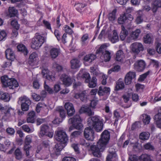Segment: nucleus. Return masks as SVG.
Masks as SVG:
<instances>
[{
    "instance_id": "obj_1",
    "label": "nucleus",
    "mask_w": 161,
    "mask_h": 161,
    "mask_svg": "<svg viewBox=\"0 0 161 161\" xmlns=\"http://www.w3.org/2000/svg\"><path fill=\"white\" fill-rule=\"evenodd\" d=\"M110 137V132L107 130H105L102 133L101 138L97 144L91 146L90 148L94 156L97 158L101 157V152H103L105 149Z\"/></svg>"
},
{
    "instance_id": "obj_38",
    "label": "nucleus",
    "mask_w": 161,
    "mask_h": 161,
    "mask_svg": "<svg viewBox=\"0 0 161 161\" xmlns=\"http://www.w3.org/2000/svg\"><path fill=\"white\" fill-rule=\"evenodd\" d=\"M86 6V4L82 3H75V8L78 12H80L81 10Z\"/></svg>"
},
{
    "instance_id": "obj_6",
    "label": "nucleus",
    "mask_w": 161,
    "mask_h": 161,
    "mask_svg": "<svg viewBox=\"0 0 161 161\" xmlns=\"http://www.w3.org/2000/svg\"><path fill=\"white\" fill-rule=\"evenodd\" d=\"M31 103L29 98L25 96L19 97L18 101V103L21 105V109L23 111H28Z\"/></svg>"
},
{
    "instance_id": "obj_28",
    "label": "nucleus",
    "mask_w": 161,
    "mask_h": 161,
    "mask_svg": "<svg viewBox=\"0 0 161 161\" xmlns=\"http://www.w3.org/2000/svg\"><path fill=\"white\" fill-rule=\"evenodd\" d=\"M18 10L14 7H9L8 9V15L10 17L15 16L18 14Z\"/></svg>"
},
{
    "instance_id": "obj_4",
    "label": "nucleus",
    "mask_w": 161,
    "mask_h": 161,
    "mask_svg": "<svg viewBox=\"0 0 161 161\" xmlns=\"http://www.w3.org/2000/svg\"><path fill=\"white\" fill-rule=\"evenodd\" d=\"M44 42V37L39 33H36L32 39L31 47L32 49H37L41 47Z\"/></svg>"
},
{
    "instance_id": "obj_5",
    "label": "nucleus",
    "mask_w": 161,
    "mask_h": 161,
    "mask_svg": "<svg viewBox=\"0 0 161 161\" xmlns=\"http://www.w3.org/2000/svg\"><path fill=\"white\" fill-rule=\"evenodd\" d=\"M107 46L104 44L102 45L97 50V54H101L102 55L100 57L102 61L107 62L110 60L111 58L110 53L108 51L106 50Z\"/></svg>"
},
{
    "instance_id": "obj_27",
    "label": "nucleus",
    "mask_w": 161,
    "mask_h": 161,
    "mask_svg": "<svg viewBox=\"0 0 161 161\" xmlns=\"http://www.w3.org/2000/svg\"><path fill=\"white\" fill-rule=\"evenodd\" d=\"M141 33L140 29H136L135 31L132 32L130 34L129 38L131 40H136L138 37Z\"/></svg>"
},
{
    "instance_id": "obj_54",
    "label": "nucleus",
    "mask_w": 161,
    "mask_h": 161,
    "mask_svg": "<svg viewBox=\"0 0 161 161\" xmlns=\"http://www.w3.org/2000/svg\"><path fill=\"white\" fill-rule=\"evenodd\" d=\"M0 78L1 80H17L14 78H9L8 75H4L2 76Z\"/></svg>"
},
{
    "instance_id": "obj_60",
    "label": "nucleus",
    "mask_w": 161,
    "mask_h": 161,
    "mask_svg": "<svg viewBox=\"0 0 161 161\" xmlns=\"http://www.w3.org/2000/svg\"><path fill=\"white\" fill-rule=\"evenodd\" d=\"M42 22L45 27L48 30H51V24L48 21L43 20Z\"/></svg>"
},
{
    "instance_id": "obj_8",
    "label": "nucleus",
    "mask_w": 161,
    "mask_h": 161,
    "mask_svg": "<svg viewBox=\"0 0 161 161\" xmlns=\"http://www.w3.org/2000/svg\"><path fill=\"white\" fill-rule=\"evenodd\" d=\"M146 64L142 59L138 60L134 64V69L138 72L143 71L146 68Z\"/></svg>"
},
{
    "instance_id": "obj_61",
    "label": "nucleus",
    "mask_w": 161,
    "mask_h": 161,
    "mask_svg": "<svg viewBox=\"0 0 161 161\" xmlns=\"http://www.w3.org/2000/svg\"><path fill=\"white\" fill-rule=\"evenodd\" d=\"M53 66L54 68L56 69L57 70L59 71H61L63 69L62 66L59 65L56 63H54L53 64Z\"/></svg>"
},
{
    "instance_id": "obj_57",
    "label": "nucleus",
    "mask_w": 161,
    "mask_h": 161,
    "mask_svg": "<svg viewBox=\"0 0 161 161\" xmlns=\"http://www.w3.org/2000/svg\"><path fill=\"white\" fill-rule=\"evenodd\" d=\"M61 80H70L71 78L68 75L63 74L61 75L60 77Z\"/></svg>"
},
{
    "instance_id": "obj_40",
    "label": "nucleus",
    "mask_w": 161,
    "mask_h": 161,
    "mask_svg": "<svg viewBox=\"0 0 161 161\" xmlns=\"http://www.w3.org/2000/svg\"><path fill=\"white\" fill-rule=\"evenodd\" d=\"M124 86L125 85L123 81H119L116 83L115 90V91H118L119 90L122 89L124 88Z\"/></svg>"
},
{
    "instance_id": "obj_11",
    "label": "nucleus",
    "mask_w": 161,
    "mask_h": 161,
    "mask_svg": "<svg viewBox=\"0 0 161 161\" xmlns=\"http://www.w3.org/2000/svg\"><path fill=\"white\" fill-rule=\"evenodd\" d=\"M130 47L132 51L136 54H138L140 51H142L144 50L142 44L138 42L133 43Z\"/></svg>"
},
{
    "instance_id": "obj_14",
    "label": "nucleus",
    "mask_w": 161,
    "mask_h": 161,
    "mask_svg": "<svg viewBox=\"0 0 161 161\" xmlns=\"http://www.w3.org/2000/svg\"><path fill=\"white\" fill-rule=\"evenodd\" d=\"M67 144L59 142L55 146L53 149L54 153L56 156H58L60 154L61 151L66 146Z\"/></svg>"
},
{
    "instance_id": "obj_56",
    "label": "nucleus",
    "mask_w": 161,
    "mask_h": 161,
    "mask_svg": "<svg viewBox=\"0 0 161 161\" xmlns=\"http://www.w3.org/2000/svg\"><path fill=\"white\" fill-rule=\"evenodd\" d=\"M120 69V67L119 65L115 66L113 68L111 69L108 71V73L110 74L111 73L112 71L118 72L119 70Z\"/></svg>"
},
{
    "instance_id": "obj_43",
    "label": "nucleus",
    "mask_w": 161,
    "mask_h": 161,
    "mask_svg": "<svg viewBox=\"0 0 161 161\" xmlns=\"http://www.w3.org/2000/svg\"><path fill=\"white\" fill-rule=\"evenodd\" d=\"M149 135L148 133L143 132L141 133L139 135V138L143 140H147L148 139Z\"/></svg>"
},
{
    "instance_id": "obj_63",
    "label": "nucleus",
    "mask_w": 161,
    "mask_h": 161,
    "mask_svg": "<svg viewBox=\"0 0 161 161\" xmlns=\"http://www.w3.org/2000/svg\"><path fill=\"white\" fill-rule=\"evenodd\" d=\"M11 24L13 27L15 28L17 30L19 29V25L18 22L15 20H14L11 21Z\"/></svg>"
},
{
    "instance_id": "obj_41",
    "label": "nucleus",
    "mask_w": 161,
    "mask_h": 161,
    "mask_svg": "<svg viewBox=\"0 0 161 161\" xmlns=\"http://www.w3.org/2000/svg\"><path fill=\"white\" fill-rule=\"evenodd\" d=\"M116 12V9H114L111 13L109 14L108 16V18L109 20L113 21L115 19V14Z\"/></svg>"
},
{
    "instance_id": "obj_46",
    "label": "nucleus",
    "mask_w": 161,
    "mask_h": 161,
    "mask_svg": "<svg viewBox=\"0 0 161 161\" xmlns=\"http://www.w3.org/2000/svg\"><path fill=\"white\" fill-rule=\"evenodd\" d=\"M89 39V35L88 34L86 33L84 34L81 38L80 41L82 45H85L86 41Z\"/></svg>"
},
{
    "instance_id": "obj_30",
    "label": "nucleus",
    "mask_w": 161,
    "mask_h": 161,
    "mask_svg": "<svg viewBox=\"0 0 161 161\" xmlns=\"http://www.w3.org/2000/svg\"><path fill=\"white\" fill-rule=\"evenodd\" d=\"M128 31L123 25L121 26V31L120 34V37L122 41L124 40L128 35Z\"/></svg>"
},
{
    "instance_id": "obj_35",
    "label": "nucleus",
    "mask_w": 161,
    "mask_h": 161,
    "mask_svg": "<svg viewBox=\"0 0 161 161\" xmlns=\"http://www.w3.org/2000/svg\"><path fill=\"white\" fill-rule=\"evenodd\" d=\"M14 154L15 158L17 160H20L22 158V154L20 149L17 148L15 151Z\"/></svg>"
},
{
    "instance_id": "obj_21",
    "label": "nucleus",
    "mask_w": 161,
    "mask_h": 161,
    "mask_svg": "<svg viewBox=\"0 0 161 161\" xmlns=\"http://www.w3.org/2000/svg\"><path fill=\"white\" fill-rule=\"evenodd\" d=\"M42 73L43 77L46 78L48 80H53L54 77L53 76L50 75L51 73L49 72L47 68H45L43 69L42 70Z\"/></svg>"
},
{
    "instance_id": "obj_39",
    "label": "nucleus",
    "mask_w": 161,
    "mask_h": 161,
    "mask_svg": "<svg viewBox=\"0 0 161 161\" xmlns=\"http://www.w3.org/2000/svg\"><path fill=\"white\" fill-rule=\"evenodd\" d=\"M63 29L65 32V33L66 34L67 33L69 35H71L74 33L72 29L69 26L67 25L64 26Z\"/></svg>"
},
{
    "instance_id": "obj_23",
    "label": "nucleus",
    "mask_w": 161,
    "mask_h": 161,
    "mask_svg": "<svg viewBox=\"0 0 161 161\" xmlns=\"http://www.w3.org/2000/svg\"><path fill=\"white\" fill-rule=\"evenodd\" d=\"M0 99L4 102H9L10 99L9 94L7 92L0 91Z\"/></svg>"
},
{
    "instance_id": "obj_22",
    "label": "nucleus",
    "mask_w": 161,
    "mask_h": 161,
    "mask_svg": "<svg viewBox=\"0 0 161 161\" xmlns=\"http://www.w3.org/2000/svg\"><path fill=\"white\" fill-rule=\"evenodd\" d=\"M96 58V56L95 54H90L85 56L83 58L84 63L87 62L91 63Z\"/></svg>"
},
{
    "instance_id": "obj_29",
    "label": "nucleus",
    "mask_w": 161,
    "mask_h": 161,
    "mask_svg": "<svg viewBox=\"0 0 161 161\" xmlns=\"http://www.w3.org/2000/svg\"><path fill=\"white\" fill-rule=\"evenodd\" d=\"M5 111L4 112V115L8 117H10L11 116L14 115L15 114V111L14 108L10 107L8 108L5 109Z\"/></svg>"
},
{
    "instance_id": "obj_45",
    "label": "nucleus",
    "mask_w": 161,
    "mask_h": 161,
    "mask_svg": "<svg viewBox=\"0 0 161 161\" xmlns=\"http://www.w3.org/2000/svg\"><path fill=\"white\" fill-rule=\"evenodd\" d=\"M84 112L86 113L88 116H90L94 114V112L92 111L90 107L88 106H86L84 108Z\"/></svg>"
},
{
    "instance_id": "obj_50",
    "label": "nucleus",
    "mask_w": 161,
    "mask_h": 161,
    "mask_svg": "<svg viewBox=\"0 0 161 161\" xmlns=\"http://www.w3.org/2000/svg\"><path fill=\"white\" fill-rule=\"evenodd\" d=\"M6 132L8 135L12 136L14 134L15 131L13 128L9 127L6 129Z\"/></svg>"
},
{
    "instance_id": "obj_18",
    "label": "nucleus",
    "mask_w": 161,
    "mask_h": 161,
    "mask_svg": "<svg viewBox=\"0 0 161 161\" xmlns=\"http://www.w3.org/2000/svg\"><path fill=\"white\" fill-rule=\"evenodd\" d=\"M136 76L135 72L130 71L125 75V80H136Z\"/></svg>"
},
{
    "instance_id": "obj_16",
    "label": "nucleus",
    "mask_w": 161,
    "mask_h": 161,
    "mask_svg": "<svg viewBox=\"0 0 161 161\" xmlns=\"http://www.w3.org/2000/svg\"><path fill=\"white\" fill-rule=\"evenodd\" d=\"M38 61L37 54L35 52H33L30 55L28 63L30 65L33 66L36 64Z\"/></svg>"
},
{
    "instance_id": "obj_20",
    "label": "nucleus",
    "mask_w": 161,
    "mask_h": 161,
    "mask_svg": "<svg viewBox=\"0 0 161 161\" xmlns=\"http://www.w3.org/2000/svg\"><path fill=\"white\" fill-rule=\"evenodd\" d=\"M5 55L7 59L11 61H13L15 58L14 52L10 48H8L6 50Z\"/></svg>"
},
{
    "instance_id": "obj_33",
    "label": "nucleus",
    "mask_w": 161,
    "mask_h": 161,
    "mask_svg": "<svg viewBox=\"0 0 161 161\" xmlns=\"http://www.w3.org/2000/svg\"><path fill=\"white\" fill-rule=\"evenodd\" d=\"M17 48L19 51L22 52L25 55H27L28 53L27 50L24 45L20 44L17 46Z\"/></svg>"
},
{
    "instance_id": "obj_10",
    "label": "nucleus",
    "mask_w": 161,
    "mask_h": 161,
    "mask_svg": "<svg viewBox=\"0 0 161 161\" xmlns=\"http://www.w3.org/2000/svg\"><path fill=\"white\" fill-rule=\"evenodd\" d=\"M49 127L47 125L43 124L41 126V130L40 132V136L42 137L44 135L47 136L50 138L52 137L53 135V132H49Z\"/></svg>"
},
{
    "instance_id": "obj_2",
    "label": "nucleus",
    "mask_w": 161,
    "mask_h": 161,
    "mask_svg": "<svg viewBox=\"0 0 161 161\" xmlns=\"http://www.w3.org/2000/svg\"><path fill=\"white\" fill-rule=\"evenodd\" d=\"M103 120L100 117L95 115L88 119L87 124L89 126L93 128L97 132L101 131L103 128Z\"/></svg>"
},
{
    "instance_id": "obj_13",
    "label": "nucleus",
    "mask_w": 161,
    "mask_h": 161,
    "mask_svg": "<svg viewBox=\"0 0 161 161\" xmlns=\"http://www.w3.org/2000/svg\"><path fill=\"white\" fill-rule=\"evenodd\" d=\"M2 86L3 87H8L10 89H13L19 86L17 81H1Z\"/></svg>"
},
{
    "instance_id": "obj_47",
    "label": "nucleus",
    "mask_w": 161,
    "mask_h": 161,
    "mask_svg": "<svg viewBox=\"0 0 161 161\" xmlns=\"http://www.w3.org/2000/svg\"><path fill=\"white\" fill-rule=\"evenodd\" d=\"M42 148L44 149L47 152H48L49 151V144L48 141L47 140L43 141L42 143Z\"/></svg>"
},
{
    "instance_id": "obj_37",
    "label": "nucleus",
    "mask_w": 161,
    "mask_h": 161,
    "mask_svg": "<svg viewBox=\"0 0 161 161\" xmlns=\"http://www.w3.org/2000/svg\"><path fill=\"white\" fill-rule=\"evenodd\" d=\"M127 22V17L125 14L121 15L118 19V23L120 24H123Z\"/></svg>"
},
{
    "instance_id": "obj_12",
    "label": "nucleus",
    "mask_w": 161,
    "mask_h": 161,
    "mask_svg": "<svg viewBox=\"0 0 161 161\" xmlns=\"http://www.w3.org/2000/svg\"><path fill=\"white\" fill-rule=\"evenodd\" d=\"M110 88L108 87L100 86L99 88L97 94L100 96H104L105 98L103 100H105L110 94Z\"/></svg>"
},
{
    "instance_id": "obj_19",
    "label": "nucleus",
    "mask_w": 161,
    "mask_h": 161,
    "mask_svg": "<svg viewBox=\"0 0 161 161\" xmlns=\"http://www.w3.org/2000/svg\"><path fill=\"white\" fill-rule=\"evenodd\" d=\"M108 39L112 43H115L119 41V37L116 30H114L113 31L112 35L109 36Z\"/></svg>"
},
{
    "instance_id": "obj_59",
    "label": "nucleus",
    "mask_w": 161,
    "mask_h": 161,
    "mask_svg": "<svg viewBox=\"0 0 161 161\" xmlns=\"http://www.w3.org/2000/svg\"><path fill=\"white\" fill-rule=\"evenodd\" d=\"M82 78L83 80H90L91 79V77L90 76V75L88 73L86 72H84L82 76Z\"/></svg>"
},
{
    "instance_id": "obj_17",
    "label": "nucleus",
    "mask_w": 161,
    "mask_h": 161,
    "mask_svg": "<svg viewBox=\"0 0 161 161\" xmlns=\"http://www.w3.org/2000/svg\"><path fill=\"white\" fill-rule=\"evenodd\" d=\"M161 8V1L155 0L151 3V10L155 14L158 9Z\"/></svg>"
},
{
    "instance_id": "obj_31",
    "label": "nucleus",
    "mask_w": 161,
    "mask_h": 161,
    "mask_svg": "<svg viewBox=\"0 0 161 161\" xmlns=\"http://www.w3.org/2000/svg\"><path fill=\"white\" fill-rule=\"evenodd\" d=\"M125 56L122 50H119L117 52L115 58L117 61L122 62Z\"/></svg>"
},
{
    "instance_id": "obj_49",
    "label": "nucleus",
    "mask_w": 161,
    "mask_h": 161,
    "mask_svg": "<svg viewBox=\"0 0 161 161\" xmlns=\"http://www.w3.org/2000/svg\"><path fill=\"white\" fill-rule=\"evenodd\" d=\"M150 73H151V71L148 70L145 73L140 75L138 80H144Z\"/></svg>"
},
{
    "instance_id": "obj_52",
    "label": "nucleus",
    "mask_w": 161,
    "mask_h": 161,
    "mask_svg": "<svg viewBox=\"0 0 161 161\" xmlns=\"http://www.w3.org/2000/svg\"><path fill=\"white\" fill-rule=\"evenodd\" d=\"M97 81H85V83H88V86L90 88L95 87L97 85Z\"/></svg>"
},
{
    "instance_id": "obj_32",
    "label": "nucleus",
    "mask_w": 161,
    "mask_h": 161,
    "mask_svg": "<svg viewBox=\"0 0 161 161\" xmlns=\"http://www.w3.org/2000/svg\"><path fill=\"white\" fill-rule=\"evenodd\" d=\"M141 161H152L150 155L147 154H142L139 158Z\"/></svg>"
},
{
    "instance_id": "obj_34",
    "label": "nucleus",
    "mask_w": 161,
    "mask_h": 161,
    "mask_svg": "<svg viewBox=\"0 0 161 161\" xmlns=\"http://www.w3.org/2000/svg\"><path fill=\"white\" fill-rule=\"evenodd\" d=\"M57 111L59 114L60 117L62 119H64L66 116V112L63 108L60 107L57 109Z\"/></svg>"
},
{
    "instance_id": "obj_48",
    "label": "nucleus",
    "mask_w": 161,
    "mask_h": 161,
    "mask_svg": "<svg viewBox=\"0 0 161 161\" xmlns=\"http://www.w3.org/2000/svg\"><path fill=\"white\" fill-rule=\"evenodd\" d=\"M143 147L145 149L148 150H153L154 149V146L150 142L147 143L144 145Z\"/></svg>"
},
{
    "instance_id": "obj_36",
    "label": "nucleus",
    "mask_w": 161,
    "mask_h": 161,
    "mask_svg": "<svg viewBox=\"0 0 161 161\" xmlns=\"http://www.w3.org/2000/svg\"><path fill=\"white\" fill-rule=\"evenodd\" d=\"M144 41L145 43H151L153 42V39L151 35L149 34H148L144 36Z\"/></svg>"
},
{
    "instance_id": "obj_7",
    "label": "nucleus",
    "mask_w": 161,
    "mask_h": 161,
    "mask_svg": "<svg viewBox=\"0 0 161 161\" xmlns=\"http://www.w3.org/2000/svg\"><path fill=\"white\" fill-rule=\"evenodd\" d=\"M54 136L58 141L67 143L68 137L63 130H59L55 131Z\"/></svg>"
},
{
    "instance_id": "obj_26",
    "label": "nucleus",
    "mask_w": 161,
    "mask_h": 161,
    "mask_svg": "<svg viewBox=\"0 0 161 161\" xmlns=\"http://www.w3.org/2000/svg\"><path fill=\"white\" fill-rule=\"evenodd\" d=\"M117 155L115 152H109L106 157V161H116Z\"/></svg>"
},
{
    "instance_id": "obj_64",
    "label": "nucleus",
    "mask_w": 161,
    "mask_h": 161,
    "mask_svg": "<svg viewBox=\"0 0 161 161\" xmlns=\"http://www.w3.org/2000/svg\"><path fill=\"white\" fill-rule=\"evenodd\" d=\"M62 161H76V159L72 157H65L63 159Z\"/></svg>"
},
{
    "instance_id": "obj_51",
    "label": "nucleus",
    "mask_w": 161,
    "mask_h": 161,
    "mask_svg": "<svg viewBox=\"0 0 161 161\" xmlns=\"http://www.w3.org/2000/svg\"><path fill=\"white\" fill-rule=\"evenodd\" d=\"M44 88L46 91H47L50 94H52L53 93V90L48 85L46 84V82H44Z\"/></svg>"
},
{
    "instance_id": "obj_53",
    "label": "nucleus",
    "mask_w": 161,
    "mask_h": 161,
    "mask_svg": "<svg viewBox=\"0 0 161 161\" xmlns=\"http://www.w3.org/2000/svg\"><path fill=\"white\" fill-rule=\"evenodd\" d=\"M81 133V132L80 131H75L72 133L70 136L71 138L77 137L80 136Z\"/></svg>"
},
{
    "instance_id": "obj_25",
    "label": "nucleus",
    "mask_w": 161,
    "mask_h": 161,
    "mask_svg": "<svg viewBox=\"0 0 161 161\" xmlns=\"http://www.w3.org/2000/svg\"><path fill=\"white\" fill-rule=\"evenodd\" d=\"M50 54L52 58H55L58 56L60 53V50L59 48H53L50 50Z\"/></svg>"
},
{
    "instance_id": "obj_58",
    "label": "nucleus",
    "mask_w": 161,
    "mask_h": 161,
    "mask_svg": "<svg viewBox=\"0 0 161 161\" xmlns=\"http://www.w3.org/2000/svg\"><path fill=\"white\" fill-rule=\"evenodd\" d=\"M31 96L33 99L36 101H39L41 98V97L39 95L35 93H32Z\"/></svg>"
},
{
    "instance_id": "obj_3",
    "label": "nucleus",
    "mask_w": 161,
    "mask_h": 161,
    "mask_svg": "<svg viewBox=\"0 0 161 161\" xmlns=\"http://www.w3.org/2000/svg\"><path fill=\"white\" fill-rule=\"evenodd\" d=\"M82 120L79 114H76L73 118H70L68 120L69 124L72 125V126H70L69 129V131H71L74 127L75 129L78 130L82 129L83 127L81 123Z\"/></svg>"
},
{
    "instance_id": "obj_62",
    "label": "nucleus",
    "mask_w": 161,
    "mask_h": 161,
    "mask_svg": "<svg viewBox=\"0 0 161 161\" xmlns=\"http://www.w3.org/2000/svg\"><path fill=\"white\" fill-rule=\"evenodd\" d=\"M4 145L7 150L10 147L11 142L8 140L6 139L4 142Z\"/></svg>"
},
{
    "instance_id": "obj_15",
    "label": "nucleus",
    "mask_w": 161,
    "mask_h": 161,
    "mask_svg": "<svg viewBox=\"0 0 161 161\" xmlns=\"http://www.w3.org/2000/svg\"><path fill=\"white\" fill-rule=\"evenodd\" d=\"M64 107L68 116H72L74 115L75 110L73 104L70 102L67 103L65 104Z\"/></svg>"
},
{
    "instance_id": "obj_42",
    "label": "nucleus",
    "mask_w": 161,
    "mask_h": 161,
    "mask_svg": "<svg viewBox=\"0 0 161 161\" xmlns=\"http://www.w3.org/2000/svg\"><path fill=\"white\" fill-rule=\"evenodd\" d=\"M32 142L31 136V135H28L26 136L25 139L24 146L31 147L30 144Z\"/></svg>"
},
{
    "instance_id": "obj_9",
    "label": "nucleus",
    "mask_w": 161,
    "mask_h": 161,
    "mask_svg": "<svg viewBox=\"0 0 161 161\" xmlns=\"http://www.w3.org/2000/svg\"><path fill=\"white\" fill-rule=\"evenodd\" d=\"M93 128L87 127L85 128L84 131V135L85 138L87 140L93 141L94 139V131Z\"/></svg>"
},
{
    "instance_id": "obj_24",
    "label": "nucleus",
    "mask_w": 161,
    "mask_h": 161,
    "mask_svg": "<svg viewBox=\"0 0 161 161\" xmlns=\"http://www.w3.org/2000/svg\"><path fill=\"white\" fill-rule=\"evenodd\" d=\"M70 63L71 68L72 69L78 68L80 66V61L76 58L72 59L71 60Z\"/></svg>"
},
{
    "instance_id": "obj_44",
    "label": "nucleus",
    "mask_w": 161,
    "mask_h": 161,
    "mask_svg": "<svg viewBox=\"0 0 161 161\" xmlns=\"http://www.w3.org/2000/svg\"><path fill=\"white\" fill-rule=\"evenodd\" d=\"M143 122L145 125L148 124L150 121L151 118L149 115L146 114H143Z\"/></svg>"
},
{
    "instance_id": "obj_55",
    "label": "nucleus",
    "mask_w": 161,
    "mask_h": 161,
    "mask_svg": "<svg viewBox=\"0 0 161 161\" xmlns=\"http://www.w3.org/2000/svg\"><path fill=\"white\" fill-rule=\"evenodd\" d=\"M7 36V33L4 30L0 31V41L4 40Z\"/></svg>"
}]
</instances>
